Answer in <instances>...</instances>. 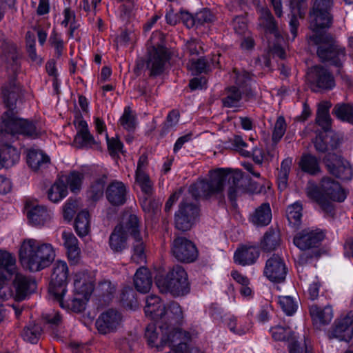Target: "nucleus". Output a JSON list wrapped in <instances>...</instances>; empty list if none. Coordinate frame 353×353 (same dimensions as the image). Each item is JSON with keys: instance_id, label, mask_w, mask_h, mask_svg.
I'll return each mask as SVG.
<instances>
[{"instance_id": "19", "label": "nucleus", "mask_w": 353, "mask_h": 353, "mask_svg": "<svg viewBox=\"0 0 353 353\" xmlns=\"http://www.w3.org/2000/svg\"><path fill=\"white\" fill-rule=\"evenodd\" d=\"M74 123L77 128V133L74 141L77 147L92 148L94 145H98V142L94 139L88 129L87 122L81 114L76 117Z\"/></svg>"}, {"instance_id": "54", "label": "nucleus", "mask_w": 353, "mask_h": 353, "mask_svg": "<svg viewBox=\"0 0 353 353\" xmlns=\"http://www.w3.org/2000/svg\"><path fill=\"white\" fill-rule=\"evenodd\" d=\"M106 179L105 176H103L101 178L97 179L90 185L88 194L92 201H98L103 196Z\"/></svg>"}, {"instance_id": "28", "label": "nucleus", "mask_w": 353, "mask_h": 353, "mask_svg": "<svg viewBox=\"0 0 353 353\" xmlns=\"http://www.w3.org/2000/svg\"><path fill=\"white\" fill-rule=\"evenodd\" d=\"M235 73V85L239 89L243 92V97L246 101L255 98V94L250 86L252 81L251 74L246 71L237 72L236 69L234 70Z\"/></svg>"}, {"instance_id": "55", "label": "nucleus", "mask_w": 353, "mask_h": 353, "mask_svg": "<svg viewBox=\"0 0 353 353\" xmlns=\"http://www.w3.org/2000/svg\"><path fill=\"white\" fill-rule=\"evenodd\" d=\"M272 338L276 341H292L293 333L289 327L277 325L270 330Z\"/></svg>"}, {"instance_id": "12", "label": "nucleus", "mask_w": 353, "mask_h": 353, "mask_svg": "<svg viewBox=\"0 0 353 353\" xmlns=\"http://www.w3.org/2000/svg\"><path fill=\"white\" fill-rule=\"evenodd\" d=\"M159 327L162 332V336L159 345L157 346L159 351H162L163 347L166 345L172 347L178 345L182 349L185 347L186 343L190 339L189 332L174 327L172 325H160Z\"/></svg>"}, {"instance_id": "39", "label": "nucleus", "mask_w": 353, "mask_h": 353, "mask_svg": "<svg viewBox=\"0 0 353 353\" xmlns=\"http://www.w3.org/2000/svg\"><path fill=\"white\" fill-rule=\"evenodd\" d=\"M29 222L33 225H43L50 219L47 209L43 206H35L27 212Z\"/></svg>"}, {"instance_id": "7", "label": "nucleus", "mask_w": 353, "mask_h": 353, "mask_svg": "<svg viewBox=\"0 0 353 353\" xmlns=\"http://www.w3.org/2000/svg\"><path fill=\"white\" fill-rule=\"evenodd\" d=\"M68 276L67 263L62 261H57L53 265L49 292L53 296L54 300L59 302L60 306H64L63 295L66 292Z\"/></svg>"}, {"instance_id": "45", "label": "nucleus", "mask_w": 353, "mask_h": 353, "mask_svg": "<svg viewBox=\"0 0 353 353\" xmlns=\"http://www.w3.org/2000/svg\"><path fill=\"white\" fill-rule=\"evenodd\" d=\"M95 290L97 295L101 298L104 302H108L114 297L117 290V285L110 280L103 279L100 281Z\"/></svg>"}, {"instance_id": "43", "label": "nucleus", "mask_w": 353, "mask_h": 353, "mask_svg": "<svg viewBox=\"0 0 353 353\" xmlns=\"http://www.w3.org/2000/svg\"><path fill=\"white\" fill-rule=\"evenodd\" d=\"M310 314L314 321L322 325L330 323L333 317L332 309L330 306L321 309L316 305H312L310 307Z\"/></svg>"}, {"instance_id": "52", "label": "nucleus", "mask_w": 353, "mask_h": 353, "mask_svg": "<svg viewBox=\"0 0 353 353\" xmlns=\"http://www.w3.org/2000/svg\"><path fill=\"white\" fill-rule=\"evenodd\" d=\"M119 123L123 129L128 132H134L137 128V117L130 106L124 108L123 113L119 119Z\"/></svg>"}, {"instance_id": "25", "label": "nucleus", "mask_w": 353, "mask_h": 353, "mask_svg": "<svg viewBox=\"0 0 353 353\" xmlns=\"http://www.w3.org/2000/svg\"><path fill=\"white\" fill-rule=\"evenodd\" d=\"M128 235L121 225H116L111 232L108 245L110 250L114 253H121L128 248Z\"/></svg>"}, {"instance_id": "35", "label": "nucleus", "mask_w": 353, "mask_h": 353, "mask_svg": "<svg viewBox=\"0 0 353 353\" xmlns=\"http://www.w3.org/2000/svg\"><path fill=\"white\" fill-rule=\"evenodd\" d=\"M259 21V26L265 30L266 33L272 34L276 39H279L280 35L277 25L269 9L262 8L261 10V15Z\"/></svg>"}, {"instance_id": "27", "label": "nucleus", "mask_w": 353, "mask_h": 353, "mask_svg": "<svg viewBox=\"0 0 353 353\" xmlns=\"http://www.w3.org/2000/svg\"><path fill=\"white\" fill-rule=\"evenodd\" d=\"M16 272L14 256L7 251L0 250V279H10Z\"/></svg>"}, {"instance_id": "11", "label": "nucleus", "mask_w": 353, "mask_h": 353, "mask_svg": "<svg viewBox=\"0 0 353 353\" xmlns=\"http://www.w3.org/2000/svg\"><path fill=\"white\" fill-rule=\"evenodd\" d=\"M199 209L196 204L183 201L175 213L174 225L181 232L190 230L199 216Z\"/></svg>"}, {"instance_id": "49", "label": "nucleus", "mask_w": 353, "mask_h": 353, "mask_svg": "<svg viewBox=\"0 0 353 353\" xmlns=\"http://www.w3.org/2000/svg\"><path fill=\"white\" fill-rule=\"evenodd\" d=\"M42 331V328L39 324L30 322L24 327L21 336L24 341L36 344L41 337Z\"/></svg>"}, {"instance_id": "42", "label": "nucleus", "mask_w": 353, "mask_h": 353, "mask_svg": "<svg viewBox=\"0 0 353 353\" xmlns=\"http://www.w3.org/2000/svg\"><path fill=\"white\" fill-rule=\"evenodd\" d=\"M242 179V176L240 172L236 173H228L227 172V181L229 185L228 189V197L229 200L232 203H235L237 196L241 191L240 182Z\"/></svg>"}, {"instance_id": "32", "label": "nucleus", "mask_w": 353, "mask_h": 353, "mask_svg": "<svg viewBox=\"0 0 353 353\" xmlns=\"http://www.w3.org/2000/svg\"><path fill=\"white\" fill-rule=\"evenodd\" d=\"M144 311L146 316L159 320L162 319V314L165 312V305L161 303L160 297L150 294L145 298Z\"/></svg>"}, {"instance_id": "10", "label": "nucleus", "mask_w": 353, "mask_h": 353, "mask_svg": "<svg viewBox=\"0 0 353 353\" xmlns=\"http://www.w3.org/2000/svg\"><path fill=\"white\" fill-rule=\"evenodd\" d=\"M171 253L178 261L184 263L194 262L199 256V250L195 244L179 235H175L172 242Z\"/></svg>"}, {"instance_id": "16", "label": "nucleus", "mask_w": 353, "mask_h": 353, "mask_svg": "<svg viewBox=\"0 0 353 353\" xmlns=\"http://www.w3.org/2000/svg\"><path fill=\"white\" fill-rule=\"evenodd\" d=\"M121 314L115 309H108L102 312L96 321L97 330L102 334L114 332L122 321Z\"/></svg>"}, {"instance_id": "22", "label": "nucleus", "mask_w": 353, "mask_h": 353, "mask_svg": "<svg viewBox=\"0 0 353 353\" xmlns=\"http://www.w3.org/2000/svg\"><path fill=\"white\" fill-rule=\"evenodd\" d=\"M14 139H8L3 135V127L0 126V151L3 167H10L19 160V153L11 145Z\"/></svg>"}, {"instance_id": "21", "label": "nucleus", "mask_w": 353, "mask_h": 353, "mask_svg": "<svg viewBox=\"0 0 353 353\" xmlns=\"http://www.w3.org/2000/svg\"><path fill=\"white\" fill-rule=\"evenodd\" d=\"M128 190L121 181L114 180L106 188L105 196L108 202L114 206L123 205L127 200Z\"/></svg>"}, {"instance_id": "18", "label": "nucleus", "mask_w": 353, "mask_h": 353, "mask_svg": "<svg viewBox=\"0 0 353 353\" xmlns=\"http://www.w3.org/2000/svg\"><path fill=\"white\" fill-rule=\"evenodd\" d=\"M263 273L270 281L281 283L285 279L288 268L280 256L273 255L267 260Z\"/></svg>"}, {"instance_id": "50", "label": "nucleus", "mask_w": 353, "mask_h": 353, "mask_svg": "<svg viewBox=\"0 0 353 353\" xmlns=\"http://www.w3.org/2000/svg\"><path fill=\"white\" fill-rule=\"evenodd\" d=\"M74 228L79 236H86L90 231V214L86 210H82L78 213L75 221Z\"/></svg>"}, {"instance_id": "41", "label": "nucleus", "mask_w": 353, "mask_h": 353, "mask_svg": "<svg viewBox=\"0 0 353 353\" xmlns=\"http://www.w3.org/2000/svg\"><path fill=\"white\" fill-rule=\"evenodd\" d=\"M302 210V205L299 202L290 205L286 209L288 224L294 230L299 229L301 225Z\"/></svg>"}, {"instance_id": "48", "label": "nucleus", "mask_w": 353, "mask_h": 353, "mask_svg": "<svg viewBox=\"0 0 353 353\" xmlns=\"http://www.w3.org/2000/svg\"><path fill=\"white\" fill-rule=\"evenodd\" d=\"M132 244L131 261L141 265L146 263L145 245L142 238L133 239Z\"/></svg>"}, {"instance_id": "14", "label": "nucleus", "mask_w": 353, "mask_h": 353, "mask_svg": "<svg viewBox=\"0 0 353 353\" xmlns=\"http://www.w3.org/2000/svg\"><path fill=\"white\" fill-rule=\"evenodd\" d=\"M169 59L168 49L163 44L159 43L157 46H152L146 62V68L150 71L149 75L154 77L161 75Z\"/></svg>"}, {"instance_id": "31", "label": "nucleus", "mask_w": 353, "mask_h": 353, "mask_svg": "<svg viewBox=\"0 0 353 353\" xmlns=\"http://www.w3.org/2000/svg\"><path fill=\"white\" fill-rule=\"evenodd\" d=\"M134 284L137 291L141 293H148L152 285V278L150 270L144 267L137 269L134 276Z\"/></svg>"}, {"instance_id": "4", "label": "nucleus", "mask_w": 353, "mask_h": 353, "mask_svg": "<svg viewBox=\"0 0 353 353\" xmlns=\"http://www.w3.org/2000/svg\"><path fill=\"white\" fill-rule=\"evenodd\" d=\"M310 39L318 45L316 54L321 61L341 68L346 59V50L330 34L310 37Z\"/></svg>"}, {"instance_id": "38", "label": "nucleus", "mask_w": 353, "mask_h": 353, "mask_svg": "<svg viewBox=\"0 0 353 353\" xmlns=\"http://www.w3.org/2000/svg\"><path fill=\"white\" fill-rule=\"evenodd\" d=\"M243 97V92L237 86L231 85L225 89V97L222 98L223 105L226 108H236Z\"/></svg>"}, {"instance_id": "58", "label": "nucleus", "mask_w": 353, "mask_h": 353, "mask_svg": "<svg viewBox=\"0 0 353 353\" xmlns=\"http://www.w3.org/2000/svg\"><path fill=\"white\" fill-rule=\"evenodd\" d=\"M180 114L179 110H171L167 117L166 120L163 124V127L161 132V135L164 136L168 132L170 131L179 122Z\"/></svg>"}, {"instance_id": "13", "label": "nucleus", "mask_w": 353, "mask_h": 353, "mask_svg": "<svg viewBox=\"0 0 353 353\" xmlns=\"http://www.w3.org/2000/svg\"><path fill=\"white\" fill-rule=\"evenodd\" d=\"M323 162L330 174L342 180L352 178V170L348 161L341 155L328 152L323 158Z\"/></svg>"}, {"instance_id": "9", "label": "nucleus", "mask_w": 353, "mask_h": 353, "mask_svg": "<svg viewBox=\"0 0 353 353\" xmlns=\"http://www.w3.org/2000/svg\"><path fill=\"white\" fill-rule=\"evenodd\" d=\"M306 79L312 92L330 90L335 86L333 74L321 65L312 66L307 69Z\"/></svg>"}, {"instance_id": "15", "label": "nucleus", "mask_w": 353, "mask_h": 353, "mask_svg": "<svg viewBox=\"0 0 353 353\" xmlns=\"http://www.w3.org/2000/svg\"><path fill=\"white\" fill-rule=\"evenodd\" d=\"M325 237L323 230L320 229H304L294 237V245L300 250H306L317 248Z\"/></svg>"}, {"instance_id": "62", "label": "nucleus", "mask_w": 353, "mask_h": 353, "mask_svg": "<svg viewBox=\"0 0 353 353\" xmlns=\"http://www.w3.org/2000/svg\"><path fill=\"white\" fill-rule=\"evenodd\" d=\"M231 25L234 32L239 36H245L248 33V24L245 18L242 16H236L233 18Z\"/></svg>"}, {"instance_id": "3", "label": "nucleus", "mask_w": 353, "mask_h": 353, "mask_svg": "<svg viewBox=\"0 0 353 353\" xmlns=\"http://www.w3.org/2000/svg\"><path fill=\"white\" fill-rule=\"evenodd\" d=\"M227 181V172L219 168L209 172L208 179H199L189 188V192L197 199L216 200L219 203L225 201L224 188Z\"/></svg>"}, {"instance_id": "56", "label": "nucleus", "mask_w": 353, "mask_h": 353, "mask_svg": "<svg viewBox=\"0 0 353 353\" xmlns=\"http://www.w3.org/2000/svg\"><path fill=\"white\" fill-rule=\"evenodd\" d=\"M286 126L285 118L283 116L279 117L276 121L272 137L274 148L276 147L278 142L280 141L284 135L286 131Z\"/></svg>"}, {"instance_id": "59", "label": "nucleus", "mask_w": 353, "mask_h": 353, "mask_svg": "<svg viewBox=\"0 0 353 353\" xmlns=\"http://www.w3.org/2000/svg\"><path fill=\"white\" fill-rule=\"evenodd\" d=\"M278 303L282 310L288 316L292 315L297 309L296 302L290 296H279Z\"/></svg>"}, {"instance_id": "37", "label": "nucleus", "mask_w": 353, "mask_h": 353, "mask_svg": "<svg viewBox=\"0 0 353 353\" xmlns=\"http://www.w3.org/2000/svg\"><path fill=\"white\" fill-rule=\"evenodd\" d=\"M20 88L18 87L14 81H12L8 85H5L2 88V96L3 102L8 110H13L16 101L19 96Z\"/></svg>"}, {"instance_id": "57", "label": "nucleus", "mask_w": 353, "mask_h": 353, "mask_svg": "<svg viewBox=\"0 0 353 353\" xmlns=\"http://www.w3.org/2000/svg\"><path fill=\"white\" fill-rule=\"evenodd\" d=\"M188 67L193 74L197 75L207 72L209 70L210 65L204 57H201L196 60L192 59Z\"/></svg>"}, {"instance_id": "36", "label": "nucleus", "mask_w": 353, "mask_h": 353, "mask_svg": "<svg viewBox=\"0 0 353 353\" xmlns=\"http://www.w3.org/2000/svg\"><path fill=\"white\" fill-rule=\"evenodd\" d=\"M272 219V211L268 203H263L259 206L251 216L252 222L258 226L268 225Z\"/></svg>"}, {"instance_id": "47", "label": "nucleus", "mask_w": 353, "mask_h": 353, "mask_svg": "<svg viewBox=\"0 0 353 353\" xmlns=\"http://www.w3.org/2000/svg\"><path fill=\"white\" fill-rule=\"evenodd\" d=\"M68 194V186L63 179H58L48 191V197L53 203H57Z\"/></svg>"}, {"instance_id": "2", "label": "nucleus", "mask_w": 353, "mask_h": 353, "mask_svg": "<svg viewBox=\"0 0 353 353\" xmlns=\"http://www.w3.org/2000/svg\"><path fill=\"white\" fill-rule=\"evenodd\" d=\"M55 252L50 243H41L30 239L24 240L19 250V261L23 268L38 272L54 261Z\"/></svg>"}, {"instance_id": "63", "label": "nucleus", "mask_w": 353, "mask_h": 353, "mask_svg": "<svg viewBox=\"0 0 353 353\" xmlns=\"http://www.w3.org/2000/svg\"><path fill=\"white\" fill-rule=\"evenodd\" d=\"M85 298L74 297L72 299L67 300L65 302L63 301L64 308H68L72 311L79 313L83 312L85 308Z\"/></svg>"}, {"instance_id": "60", "label": "nucleus", "mask_w": 353, "mask_h": 353, "mask_svg": "<svg viewBox=\"0 0 353 353\" xmlns=\"http://www.w3.org/2000/svg\"><path fill=\"white\" fill-rule=\"evenodd\" d=\"M135 179L143 192L148 195L152 194V183L148 174L145 172L135 173Z\"/></svg>"}, {"instance_id": "33", "label": "nucleus", "mask_w": 353, "mask_h": 353, "mask_svg": "<svg viewBox=\"0 0 353 353\" xmlns=\"http://www.w3.org/2000/svg\"><path fill=\"white\" fill-rule=\"evenodd\" d=\"M281 243L280 232L272 228L264 234L260 242V247L263 252H270L275 250Z\"/></svg>"}, {"instance_id": "24", "label": "nucleus", "mask_w": 353, "mask_h": 353, "mask_svg": "<svg viewBox=\"0 0 353 353\" xmlns=\"http://www.w3.org/2000/svg\"><path fill=\"white\" fill-rule=\"evenodd\" d=\"M74 286L77 294H81L85 299H88L94 290L92 276L86 270L77 272L74 278Z\"/></svg>"}, {"instance_id": "5", "label": "nucleus", "mask_w": 353, "mask_h": 353, "mask_svg": "<svg viewBox=\"0 0 353 353\" xmlns=\"http://www.w3.org/2000/svg\"><path fill=\"white\" fill-rule=\"evenodd\" d=\"M156 284L161 292L170 293L174 297L183 296L190 290L187 272L179 265L173 266L165 276L157 278Z\"/></svg>"}, {"instance_id": "8", "label": "nucleus", "mask_w": 353, "mask_h": 353, "mask_svg": "<svg viewBox=\"0 0 353 353\" xmlns=\"http://www.w3.org/2000/svg\"><path fill=\"white\" fill-rule=\"evenodd\" d=\"M332 0H314L312 8L310 12V28L317 33L321 30L329 28L332 23L330 10Z\"/></svg>"}, {"instance_id": "34", "label": "nucleus", "mask_w": 353, "mask_h": 353, "mask_svg": "<svg viewBox=\"0 0 353 353\" xmlns=\"http://www.w3.org/2000/svg\"><path fill=\"white\" fill-rule=\"evenodd\" d=\"M123 228V230L130 234L133 239L142 238L140 234V221L138 216L134 214H125L122 223L117 224Z\"/></svg>"}, {"instance_id": "17", "label": "nucleus", "mask_w": 353, "mask_h": 353, "mask_svg": "<svg viewBox=\"0 0 353 353\" xmlns=\"http://www.w3.org/2000/svg\"><path fill=\"white\" fill-rule=\"evenodd\" d=\"M327 335L330 339L349 341L353 336V312H350L345 317L336 320L334 326L328 331Z\"/></svg>"}, {"instance_id": "30", "label": "nucleus", "mask_w": 353, "mask_h": 353, "mask_svg": "<svg viewBox=\"0 0 353 353\" xmlns=\"http://www.w3.org/2000/svg\"><path fill=\"white\" fill-rule=\"evenodd\" d=\"M183 311L180 305L176 301H171L165 305V312L162 314L163 325H175L179 324L183 319Z\"/></svg>"}, {"instance_id": "1", "label": "nucleus", "mask_w": 353, "mask_h": 353, "mask_svg": "<svg viewBox=\"0 0 353 353\" xmlns=\"http://www.w3.org/2000/svg\"><path fill=\"white\" fill-rule=\"evenodd\" d=\"M306 194L309 199L318 203L321 209L330 217L335 214L334 205L332 201L342 202L346 194L340 183L329 177H323L319 185H310L306 188Z\"/></svg>"}, {"instance_id": "23", "label": "nucleus", "mask_w": 353, "mask_h": 353, "mask_svg": "<svg viewBox=\"0 0 353 353\" xmlns=\"http://www.w3.org/2000/svg\"><path fill=\"white\" fill-rule=\"evenodd\" d=\"M26 159L28 166L35 172H43L50 164V157L39 149H30Z\"/></svg>"}, {"instance_id": "51", "label": "nucleus", "mask_w": 353, "mask_h": 353, "mask_svg": "<svg viewBox=\"0 0 353 353\" xmlns=\"http://www.w3.org/2000/svg\"><path fill=\"white\" fill-rule=\"evenodd\" d=\"M292 163V159L287 158L283 160L277 176L278 188L281 191L286 189L288 186V176Z\"/></svg>"}, {"instance_id": "29", "label": "nucleus", "mask_w": 353, "mask_h": 353, "mask_svg": "<svg viewBox=\"0 0 353 353\" xmlns=\"http://www.w3.org/2000/svg\"><path fill=\"white\" fill-rule=\"evenodd\" d=\"M259 256V251L256 247L245 245L235 252L234 260L244 266L254 263Z\"/></svg>"}, {"instance_id": "20", "label": "nucleus", "mask_w": 353, "mask_h": 353, "mask_svg": "<svg viewBox=\"0 0 353 353\" xmlns=\"http://www.w3.org/2000/svg\"><path fill=\"white\" fill-rule=\"evenodd\" d=\"M13 286L15 290V299L21 301L35 291L37 283L34 279L29 276L15 273Z\"/></svg>"}, {"instance_id": "53", "label": "nucleus", "mask_w": 353, "mask_h": 353, "mask_svg": "<svg viewBox=\"0 0 353 353\" xmlns=\"http://www.w3.org/2000/svg\"><path fill=\"white\" fill-rule=\"evenodd\" d=\"M66 185H68L72 192H77L80 190L84 179V174L79 171H72L68 175L65 176Z\"/></svg>"}, {"instance_id": "61", "label": "nucleus", "mask_w": 353, "mask_h": 353, "mask_svg": "<svg viewBox=\"0 0 353 353\" xmlns=\"http://www.w3.org/2000/svg\"><path fill=\"white\" fill-rule=\"evenodd\" d=\"M121 300L130 309H134L138 305L136 293L132 288L124 289L121 293Z\"/></svg>"}, {"instance_id": "26", "label": "nucleus", "mask_w": 353, "mask_h": 353, "mask_svg": "<svg viewBox=\"0 0 353 353\" xmlns=\"http://www.w3.org/2000/svg\"><path fill=\"white\" fill-rule=\"evenodd\" d=\"M62 237L69 261L71 264H77L80 260L81 254L78 239L72 232L65 231L62 233Z\"/></svg>"}, {"instance_id": "6", "label": "nucleus", "mask_w": 353, "mask_h": 353, "mask_svg": "<svg viewBox=\"0 0 353 353\" xmlns=\"http://www.w3.org/2000/svg\"><path fill=\"white\" fill-rule=\"evenodd\" d=\"M0 126L3 127V135L7 140L14 139L19 134L32 138H35L39 134L34 122L18 118L12 110H8L3 113Z\"/></svg>"}, {"instance_id": "64", "label": "nucleus", "mask_w": 353, "mask_h": 353, "mask_svg": "<svg viewBox=\"0 0 353 353\" xmlns=\"http://www.w3.org/2000/svg\"><path fill=\"white\" fill-rule=\"evenodd\" d=\"M78 201L70 199L63 206V216L65 221H70L78 210Z\"/></svg>"}, {"instance_id": "46", "label": "nucleus", "mask_w": 353, "mask_h": 353, "mask_svg": "<svg viewBox=\"0 0 353 353\" xmlns=\"http://www.w3.org/2000/svg\"><path fill=\"white\" fill-rule=\"evenodd\" d=\"M331 103L328 101H324L319 103L316 117V123L324 130H327L330 128L331 118L329 114V109Z\"/></svg>"}, {"instance_id": "44", "label": "nucleus", "mask_w": 353, "mask_h": 353, "mask_svg": "<svg viewBox=\"0 0 353 353\" xmlns=\"http://www.w3.org/2000/svg\"><path fill=\"white\" fill-rule=\"evenodd\" d=\"M332 113L338 119L353 125V104L351 103H336Z\"/></svg>"}, {"instance_id": "40", "label": "nucleus", "mask_w": 353, "mask_h": 353, "mask_svg": "<svg viewBox=\"0 0 353 353\" xmlns=\"http://www.w3.org/2000/svg\"><path fill=\"white\" fill-rule=\"evenodd\" d=\"M299 167L303 172L310 175H316L321 172L319 159L310 154L302 155L299 161Z\"/></svg>"}]
</instances>
